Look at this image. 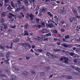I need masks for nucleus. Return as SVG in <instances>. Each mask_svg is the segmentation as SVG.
I'll return each instance as SVG.
<instances>
[{
    "label": "nucleus",
    "instance_id": "1",
    "mask_svg": "<svg viewBox=\"0 0 80 80\" xmlns=\"http://www.w3.org/2000/svg\"><path fill=\"white\" fill-rule=\"evenodd\" d=\"M58 12L60 13H62V14L63 15H65V14H66V13H67V10H64L63 9H60L59 10H58Z\"/></svg>",
    "mask_w": 80,
    "mask_h": 80
},
{
    "label": "nucleus",
    "instance_id": "2",
    "mask_svg": "<svg viewBox=\"0 0 80 80\" xmlns=\"http://www.w3.org/2000/svg\"><path fill=\"white\" fill-rule=\"evenodd\" d=\"M27 46H28L29 48H31V46L30 45V43L28 42H24L23 43V47H27Z\"/></svg>",
    "mask_w": 80,
    "mask_h": 80
},
{
    "label": "nucleus",
    "instance_id": "3",
    "mask_svg": "<svg viewBox=\"0 0 80 80\" xmlns=\"http://www.w3.org/2000/svg\"><path fill=\"white\" fill-rule=\"evenodd\" d=\"M9 15L8 16V17L9 18H10V19H11L12 18V17H15V19H16V15H15L11 13H10L9 14Z\"/></svg>",
    "mask_w": 80,
    "mask_h": 80
},
{
    "label": "nucleus",
    "instance_id": "4",
    "mask_svg": "<svg viewBox=\"0 0 80 80\" xmlns=\"http://www.w3.org/2000/svg\"><path fill=\"white\" fill-rule=\"evenodd\" d=\"M23 2H24V4L27 7H28V5H30V4L28 0H24L23 1Z\"/></svg>",
    "mask_w": 80,
    "mask_h": 80
},
{
    "label": "nucleus",
    "instance_id": "5",
    "mask_svg": "<svg viewBox=\"0 0 80 80\" xmlns=\"http://www.w3.org/2000/svg\"><path fill=\"white\" fill-rule=\"evenodd\" d=\"M72 10L75 15H78L77 11V9H76V8H72Z\"/></svg>",
    "mask_w": 80,
    "mask_h": 80
},
{
    "label": "nucleus",
    "instance_id": "6",
    "mask_svg": "<svg viewBox=\"0 0 80 80\" xmlns=\"http://www.w3.org/2000/svg\"><path fill=\"white\" fill-rule=\"evenodd\" d=\"M41 27H42V25H34L32 26V27L33 28H36L37 29L38 28V29H40V28Z\"/></svg>",
    "mask_w": 80,
    "mask_h": 80
},
{
    "label": "nucleus",
    "instance_id": "7",
    "mask_svg": "<svg viewBox=\"0 0 80 80\" xmlns=\"http://www.w3.org/2000/svg\"><path fill=\"white\" fill-rule=\"evenodd\" d=\"M20 14H21V15H20L19 16H18V18H19V19H21V18H22V17L23 18L24 17H25V15L23 14V12H21L20 13Z\"/></svg>",
    "mask_w": 80,
    "mask_h": 80
},
{
    "label": "nucleus",
    "instance_id": "8",
    "mask_svg": "<svg viewBox=\"0 0 80 80\" xmlns=\"http://www.w3.org/2000/svg\"><path fill=\"white\" fill-rule=\"evenodd\" d=\"M64 59L65 60L64 61V63H65L66 64H68V58L66 57H64Z\"/></svg>",
    "mask_w": 80,
    "mask_h": 80
},
{
    "label": "nucleus",
    "instance_id": "9",
    "mask_svg": "<svg viewBox=\"0 0 80 80\" xmlns=\"http://www.w3.org/2000/svg\"><path fill=\"white\" fill-rule=\"evenodd\" d=\"M62 45H63V47H65L66 48H71V46L70 45H67L66 43H64L62 44Z\"/></svg>",
    "mask_w": 80,
    "mask_h": 80
},
{
    "label": "nucleus",
    "instance_id": "10",
    "mask_svg": "<svg viewBox=\"0 0 80 80\" xmlns=\"http://www.w3.org/2000/svg\"><path fill=\"white\" fill-rule=\"evenodd\" d=\"M46 25L50 28H52V27H53V24L52 22L50 23L47 24Z\"/></svg>",
    "mask_w": 80,
    "mask_h": 80
},
{
    "label": "nucleus",
    "instance_id": "11",
    "mask_svg": "<svg viewBox=\"0 0 80 80\" xmlns=\"http://www.w3.org/2000/svg\"><path fill=\"white\" fill-rule=\"evenodd\" d=\"M29 17L30 18V19L31 20H33V18L35 17L34 15H33L32 14H29Z\"/></svg>",
    "mask_w": 80,
    "mask_h": 80
},
{
    "label": "nucleus",
    "instance_id": "12",
    "mask_svg": "<svg viewBox=\"0 0 80 80\" xmlns=\"http://www.w3.org/2000/svg\"><path fill=\"white\" fill-rule=\"evenodd\" d=\"M61 77H63V78H64L66 77V76L63 75V76H62ZM66 77L67 78H68V79H72V77H71V76H66Z\"/></svg>",
    "mask_w": 80,
    "mask_h": 80
},
{
    "label": "nucleus",
    "instance_id": "13",
    "mask_svg": "<svg viewBox=\"0 0 80 80\" xmlns=\"http://www.w3.org/2000/svg\"><path fill=\"white\" fill-rule=\"evenodd\" d=\"M11 80H16L17 78H16V76L12 75L11 76Z\"/></svg>",
    "mask_w": 80,
    "mask_h": 80
},
{
    "label": "nucleus",
    "instance_id": "14",
    "mask_svg": "<svg viewBox=\"0 0 80 80\" xmlns=\"http://www.w3.org/2000/svg\"><path fill=\"white\" fill-rule=\"evenodd\" d=\"M47 10V8H43L42 9L40 10V12H46Z\"/></svg>",
    "mask_w": 80,
    "mask_h": 80
},
{
    "label": "nucleus",
    "instance_id": "15",
    "mask_svg": "<svg viewBox=\"0 0 80 80\" xmlns=\"http://www.w3.org/2000/svg\"><path fill=\"white\" fill-rule=\"evenodd\" d=\"M10 52H7L6 53V57L7 58H8H8L10 57Z\"/></svg>",
    "mask_w": 80,
    "mask_h": 80
},
{
    "label": "nucleus",
    "instance_id": "16",
    "mask_svg": "<svg viewBox=\"0 0 80 80\" xmlns=\"http://www.w3.org/2000/svg\"><path fill=\"white\" fill-rule=\"evenodd\" d=\"M18 41H19V39L18 38L14 39L12 40V42H13V43H16V42H18Z\"/></svg>",
    "mask_w": 80,
    "mask_h": 80
},
{
    "label": "nucleus",
    "instance_id": "17",
    "mask_svg": "<svg viewBox=\"0 0 80 80\" xmlns=\"http://www.w3.org/2000/svg\"><path fill=\"white\" fill-rule=\"evenodd\" d=\"M8 61H9V59L5 60H4V63H6V64H9V62Z\"/></svg>",
    "mask_w": 80,
    "mask_h": 80
},
{
    "label": "nucleus",
    "instance_id": "18",
    "mask_svg": "<svg viewBox=\"0 0 80 80\" xmlns=\"http://www.w3.org/2000/svg\"><path fill=\"white\" fill-rule=\"evenodd\" d=\"M0 22L1 23H4V19L3 18H0Z\"/></svg>",
    "mask_w": 80,
    "mask_h": 80
},
{
    "label": "nucleus",
    "instance_id": "19",
    "mask_svg": "<svg viewBox=\"0 0 80 80\" xmlns=\"http://www.w3.org/2000/svg\"><path fill=\"white\" fill-rule=\"evenodd\" d=\"M5 15H6V12H4L2 14L1 17H5Z\"/></svg>",
    "mask_w": 80,
    "mask_h": 80
},
{
    "label": "nucleus",
    "instance_id": "20",
    "mask_svg": "<svg viewBox=\"0 0 80 80\" xmlns=\"http://www.w3.org/2000/svg\"><path fill=\"white\" fill-rule=\"evenodd\" d=\"M2 25H3L4 27V30H6L7 28V25H4V24H2Z\"/></svg>",
    "mask_w": 80,
    "mask_h": 80
},
{
    "label": "nucleus",
    "instance_id": "21",
    "mask_svg": "<svg viewBox=\"0 0 80 80\" xmlns=\"http://www.w3.org/2000/svg\"><path fill=\"white\" fill-rule=\"evenodd\" d=\"M25 34L24 35V36L25 35H28V32L27 31H24Z\"/></svg>",
    "mask_w": 80,
    "mask_h": 80
},
{
    "label": "nucleus",
    "instance_id": "22",
    "mask_svg": "<svg viewBox=\"0 0 80 80\" xmlns=\"http://www.w3.org/2000/svg\"><path fill=\"white\" fill-rule=\"evenodd\" d=\"M23 74L24 75H27L28 74V72L27 71H24L23 72Z\"/></svg>",
    "mask_w": 80,
    "mask_h": 80
},
{
    "label": "nucleus",
    "instance_id": "23",
    "mask_svg": "<svg viewBox=\"0 0 80 80\" xmlns=\"http://www.w3.org/2000/svg\"><path fill=\"white\" fill-rule=\"evenodd\" d=\"M72 73H73V75H76L77 76L78 75V72H72Z\"/></svg>",
    "mask_w": 80,
    "mask_h": 80
},
{
    "label": "nucleus",
    "instance_id": "24",
    "mask_svg": "<svg viewBox=\"0 0 80 80\" xmlns=\"http://www.w3.org/2000/svg\"><path fill=\"white\" fill-rule=\"evenodd\" d=\"M40 74L41 76H45V73L44 72H42L40 73Z\"/></svg>",
    "mask_w": 80,
    "mask_h": 80
},
{
    "label": "nucleus",
    "instance_id": "25",
    "mask_svg": "<svg viewBox=\"0 0 80 80\" xmlns=\"http://www.w3.org/2000/svg\"><path fill=\"white\" fill-rule=\"evenodd\" d=\"M7 9H8V10H12V9H13V8L11 7V6L10 5L9 6V7H8Z\"/></svg>",
    "mask_w": 80,
    "mask_h": 80
},
{
    "label": "nucleus",
    "instance_id": "26",
    "mask_svg": "<svg viewBox=\"0 0 80 80\" xmlns=\"http://www.w3.org/2000/svg\"><path fill=\"white\" fill-rule=\"evenodd\" d=\"M37 39H38V40H40V41H43V39L41 38L40 37H38L37 38Z\"/></svg>",
    "mask_w": 80,
    "mask_h": 80
},
{
    "label": "nucleus",
    "instance_id": "27",
    "mask_svg": "<svg viewBox=\"0 0 80 80\" xmlns=\"http://www.w3.org/2000/svg\"><path fill=\"white\" fill-rule=\"evenodd\" d=\"M48 15L50 16V17H52L53 16V15L51 13V12H47Z\"/></svg>",
    "mask_w": 80,
    "mask_h": 80
},
{
    "label": "nucleus",
    "instance_id": "28",
    "mask_svg": "<svg viewBox=\"0 0 80 80\" xmlns=\"http://www.w3.org/2000/svg\"><path fill=\"white\" fill-rule=\"evenodd\" d=\"M0 49L2 50H5V48L2 45H0Z\"/></svg>",
    "mask_w": 80,
    "mask_h": 80
},
{
    "label": "nucleus",
    "instance_id": "29",
    "mask_svg": "<svg viewBox=\"0 0 80 80\" xmlns=\"http://www.w3.org/2000/svg\"><path fill=\"white\" fill-rule=\"evenodd\" d=\"M0 77H6V75L5 74H0Z\"/></svg>",
    "mask_w": 80,
    "mask_h": 80
},
{
    "label": "nucleus",
    "instance_id": "30",
    "mask_svg": "<svg viewBox=\"0 0 80 80\" xmlns=\"http://www.w3.org/2000/svg\"><path fill=\"white\" fill-rule=\"evenodd\" d=\"M76 70H77L78 72H80V69L78 68H76Z\"/></svg>",
    "mask_w": 80,
    "mask_h": 80
},
{
    "label": "nucleus",
    "instance_id": "31",
    "mask_svg": "<svg viewBox=\"0 0 80 80\" xmlns=\"http://www.w3.org/2000/svg\"><path fill=\"white\" fill-rule=\"evenodd\" d=\"M69 55L71 56H73V55H75V53L72 52H71L69 53Z\"/></svg>",
    "mask_w": 80,
    "mask_h": 80
},
{
    "label": "nucleus",
    "instance_id": "32",
    "mask_svg": "<svg viewBox=\"0 0 80 80\" xmlns=\"http://www.w3.org/2000/svg\"><path fill=\"white\" fill-rule=\"evenodd\" d=\"M15 7L16 8H18V9H19L20 8V5H19L18 4H16Z\"/></svg>",
    "mask_w": 80,
    "mask_h": 80
},
{
    "label": "nucleus",
    "instance_id": "33",
    "mask_svg": "<svg viewBox=\"0 0 80 80\" xmlns=\"http://www.w3.org/2000/svg\"><path fill=\"white\" fill-rule=\"evenodd\" d=\"M65 38L66 39H67V38H70V36L68 35H67L65 36Z\"/></svg>",
    "mask_w": 80,
    "mask_h": 80
},
{
    "label": "nucleus",
    "instance_id": "34",
    "mask_svg": "<svg viewBox=\"0 0 80 80\" xmlns=\"http://www.w3.org/2000/svg\"><path fill=\"white\" fill-rule=\"evenodd\" d=\"M73 19H75V17H73V18H70V22H72L73 20Z\"/></svg>",
    "mask_w": 80,
    "mask_h": 80
},
{
    "label": "nucleus",
    "instance_id": "35",
    "mask_svg": "<svg viewBox=\"0 0 80 80\" xmlns=\"http://www.w3.org/2000/svg\"><path fill=\"white\" fill-rule=\"evenodd\" d=\"M76 52H80V48H77L76 49Z\"/></svg>",
    "mask_w": 80,
    "mask_h": 80
},
{
    "label": "nucleus",
    "instance_id": "36",
    "mask_svg": "<svg viewBox=\"0 0 80 80\" xmlns=\"http://www.w3.org/2000/svg\"><path fill=\"white\" fill-rule=\"evenodd\" d=\"M15 70L16 71H19L20 70V68H15Z\"/></svg>",
    "mask_w": 80,
    "mask_h": 80
},
{
    "label": "nucleus",
    "instance_id": "37",
    "mask_svg": "<svg viewBox=\"0 0 80 80\" xmlns=\"http://www.w3.org/2000/svg\"><path fill=\"white\" fill-rule=\"evenodd\" d=\"M11 5H12V7H15V5H14V3H13V2H11Z\"/></svg>",
    "mask_w": 80,
    "mask_h": 80
},
{
    "label": "nucleus",
    "instance_id": "38",
    "mask_svg": "<svg viewBox=\"0 0 80 80\" xmlns=\"http://www.w3.org/2000/svg\"><path fill=\"white\" fill-rule=\"evenodd\" d=\"M66 71L67 72H70V71H71V69L70 68H67L66 69Z\"/></svg>",
    "mask_w": 80,
    "mask_h": 80
},
{
    "label": "nucleus",
    "instance_id": "39",
    "mask_svg": "<svg viewBox=\"0 0 80 80\" xmlns=\"http://www.w3.org/2000/svg\"><path fill=\"white\" fill-rule=\"evenodd\" d=\"M31 73L32 74H33V75H34V74H35V70H33L31 72Z\"/></svg>",
    "mask_w": 80,
    "mask_h": 80
},
{
    "label": "nucleus",
    "instance_id": "40",
    "mask_svg": "<svg viewBox=\"0 0 80 80\" xmlns=\"http://www.w3.org/2000/svg\"><path fill=\"white\" fill-rule=\"evenodd\" d=\"M13 42H11V46L9 48H12V46L13 45Z\"/></svg>",
    "mask_w": 80,
    "mask_h": 80
},
{
    "label": "nucleus",
    "instance_id": "41",
    "mask_svg": "<svg viewBox=\"0 0 80 80\" xmlns=\"http://www.w3.org/2000/svg\"><path fill=\"white\" fill-rule=\"evenodd\" d=\"M46 54H47V55H48V56H50V55H52V54H51V53H50L49 52H47L46 53Z\"/></svg>",
    "mask_w": 80,
    "mask_h": 80
},
{
    "label": "nucleus",
    "instance_id": "42",
    "mask_svg": "<svg viewBox=\"0 0 80 80\" xmlns=\"http://www.w3.org/2000/svg\"><path fill=\"white\" fill-rule=\"evenodd\" d=\"M45 70H50V68L49 67H47V68H45Z\"/></svg>",
    "mask_w": 80,
    "mask_h": 80
},
{
    "label": "nucleus",
    "instance_id": "43",
    "mask_svg": "<svg viewBox=\"0 0 80 80\" xmlns=\"http://www.w3.org/2000/svg\"><path fill=\"white\" fill-rule=\"evenodd\" d=\"M36 20L37 22V23H39V21H40V19L38 18H36Z\"/></svg>",
    "mask_w": 80,
    "mask_h": 80
},
{
    "label": "nucleus",
    "instance_id": "44",
    "mask_svg": "<svg viewBox=\"0 0 80 80\" xmlns=\"http://www.w3.org/2000/svg\"><path fill=\"white\" fill-rule=\"evenodd\" d=\"M54 51L55 52H57V51H58V52H60V51H61V50L59 49H55Z\"/></svg>",
    "mask_w": 80,
    "mask_h": 80
},
{
    "label": "nucleus",
    "instance_id": "45",
    "mask_svg": "<svg viewBox=\"0 0 80 80\" xmlns=\"http://www.w3.org/2000/svg\"><path fill=\"white\" fill-rule=\"evenodd\" d=\"M17 2L18 3H19V4H21V1L20 0H18Z\"/></svg>",
    "mask_w": 80,
    "mask_h": 80
},
{
    "label": "nucleus",
    "instance_id": "46",
    "mask_svg": "<svg viewBox=\"0 0 80 80\" xmlns=\"http://www.w3.org/2000/svg\"><path fill=\"white\" fill-rule=\"evenodd\" d=\"M45 35H46V36H51V33H48V34H46Z\"/></svg>",
    "mask_w": 80,
    "mask_h": 80
},
{
    "label": "nucleus",
    "instance_id": "47",
    "mask_svg": "<svg viewBox=\"0 0 80 80\" xmlns=\"http://www.w3.org/2000/svg\"><path fill=\"white\" fill-rule=\"evenodd\" d=\"M24 27L26 28H27V27H28V23H26L25 25H24Z\"/></svg>",
    "mask_w": 80,
    "mask_h": 80
},
{
    "label": "nucleus",
    "instance_id": "48",
    "mask_svg": "<svg viewBox=\"0 0 80 80\" xmlns=\"http://www.w3.org/2000/svg\"><path fill=\"white\" fill-rule=\"evenodd\" d=\"M51 56L53 58H55L56 57V56L54 54H51Z\"/></svg>",
    "mask_w": 80,
    "mask_h": 80
},
{
    "label": "nucleus",
    "instance_id": "49",
    "mask_svg": "<svg viewBox=\"0 0 80 80\" xmlns=\"http://www.w3.org/2000/svg\"><path fill=\"white\" fill-rule=\"evenodd\" d=\"M38 50L39 51V52H43V50H42V49H38Z\"/></svg>",
    "mask_w": 80,
    "mask_h": 80
},
{
    "label": "nucleus",
    "instance_id": "50",
    "mask_svg": "<svg viewBox=\"0 0 80 80\" xmlns=\"http://www.w3.org/2000/svg\"><path fill=\"white\" fill-rule=\"evenodd\" d=\"M54 33H57V30H54L53 32Z\"/></svg>",
    "mask_w": 80,
    "mask_h": 80
},
{
    "label": "nucleus",
    "instance_id": "51",
    "mask_svg": "<svg viewBox=\"0 0 80 80\" xmlns=\"http://www.w3.org/2000/svg\"><path fill=\"white\" fill-rule=\"evenodd\" d=\"M11 27L12 28H16V26L15 25L13 26H11Z\"/></svg>",
    "mask_w": 80,
    "mask_h": 80
},
{
    "label": "nucleus",
    "instance_id": "52",
    "mask_svg": "<svg viewBox=\"0 0 80 80\" xmlns=\"http://www.w3.org/2000/svg\"><path fill=\"white\" fill-rule=\"evenodd\" d=\"M71 67L72 68H75V69H76V67L73 66H71Z\"/></svg>",
    "mask_w": 80,
    "mask_h": 80
},
{
    "label": "nucleus",
    "instance_id": "53",
    "mask_svg": "<svg viewBox=\"0 0 80 80\" xmlns=\"http://www.w3.org/2000/svg\"><path fill=\"white\" fill-rule=\"evenodd\" d=\"M78 15H75V17H76V18H80V16H78Z\"/></svg>",
    "mask_w": 80,
    "mask_h": 80
},
{
    "label": "nucleus",
    "instance_id": "54",
    "mask_svg": "<svg viewBox=\"0 0 80 80\" xmlns=\"http://www.w3.org/2000/svg\"><path fill=\"white\" fill-rule=\"evenodd\" d=\"M48 40V38H46L44 39V41H46V40Z\"/></svg>",
    "mask_w": 80,
    "mask_h": 80
},
{
    "label": "nucleus",
    "instance_id": "55",
    "mask_svg": "<svg viewBox=\"0 0 80 80\" xmlns=\"http://www.w3.org/2000/svg\"><path fill=\"white\" fill-rule=\"evenodd\" d=\"M29 2L31 4H32V0H29Z\"/></svg>",
    "mask_w": 80,
    "mask_h": 80
},
{
    "label": "nucleus",
    "instance_id": "56",
    "mask_svg": "<svg viewBox=\"0 0 80 80\" xmlns=\"http://www.w3.org/2000/svg\"><path fill=\"white\" fill-rule=\"evenodd\" d=\"M10 21H11V22H13L14 21V18H12L10 20Z\"/></svg>",
    "mask_w": 80,
    "mask_h": 80
},
{
    "label": "nucleus",
    "instance_id": "57",
    "mask_svg": "<svg viewBox=\"0 0 80 80\" xmlns=\"http://www.w3.org/2000/svg\"><path fill=\"white\" fill-rule=\"evenodd\" d=\"M4 5L6 7H7V6H8V5L7 4V3H5Z\"/></svg>",
    "mask_w": 80,
    "mask_h": 80
},
{
    "label": "nucleus",
    "instance_id": "58",
    "mask_svg": "<svg viewBox=\"0 0 80 80\" xmlns=\"http://www.w3.org/2000/svg\"><path fill=\"white\" fill-rule=\"evenodd\" d=\"M39 9V6H37V7L36 8V10H38Z\"/></svg>",
    "mask_w": 80,
    "mask_h": 80
},
{
    "label": "nucleus",
    "instance_id": "59",
    "mask_svg": "<svg viewBox=\"0 0 80 80\" xmlns=\"http://www.w3.org/2000/svg\"><path fill=\"white\" fill-rule=\"evenodd\" d=\"M61 30L62 32H65V29H64L63 28L61 29Z\"/></svg>",
    "mask_w": 80,
    "mask_h": 80
},
{
    "label": "nucleus",
    "instance_id": "60",
    "mask_svg": "<svg viewBox=\"0 0 80 80\" xmlns=\"http://www.w3.org/2000/svg\"><path fill=\"white\" fill-rule=\"evenodd\" d=\"M0 57H3V55L2 53H0Z\"/></svg>",
    "mask_w": 80,
    "mask_h": 80
},
{
    "label": "nucleus",
    "instance_id": "61",
    "mask_svg": "<svg viewBox=\"0 0 80 80\" xmlns=\"http://www.w3.org/2000/svg\"><path fill=\"white\" fill-rule=\"evenodd\" d=\"M45 35H42V38H45Z\"/></svg>",
    "mask_w": 80,
    "mask_h": 80
},
{
    "label": "nucleus",
    "instance_id": "62",
    "mask_svg": "<svg viewBox=\"0 0 80 80\" xmlns=\"http://www.w3.org/2000/svg\"><path fill=\"white\" fill-rule=\"evenodd\" d=\"M9 2V0H5V3H8Z\"/></svg>",
    "mask_w": 80,
    "mask_h": 80
},
{
    "label": "nucleus",
    "instance_id": "63",
    "mask_svg": "<svg viewBox=\"0 0 80 80\" xmlns=\"http://www.w3.org/2000/svg\"><path fill=\"white\" fill-rule=\"evenodd\" d=\"M63 60V58L62 57L60 59L61 61H62Z\"/></svg>",
    "mask_w": 80,
    "mask_h": 80
},
{
    "label": "nucleus",
    "instance_id": "64",
    "mask_svg": "<svg viewBox=\"0 0 80 80\" xmlns=\"http://www.w3.org/2000/svg\"><path fill=\"white\" fill-rule=\"evenodd\" d=\"M21 9H25V6H22L21 8Z\"/></svg>",
    "mask_w": 80,
    "mask_h": 80
}]
</instances>
